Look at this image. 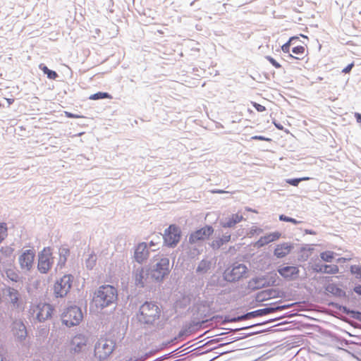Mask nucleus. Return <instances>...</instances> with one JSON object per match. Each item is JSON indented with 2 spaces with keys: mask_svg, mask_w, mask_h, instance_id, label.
<instances>
[{
  "mask_svg": "<svg viewBox=\"0 0 361 361\" xmlns=\"http://www.w3.org/2000/svg\"><path fill=\"white\" fill-rule=\"evenodd\" d=\"M266 59L269 61L272 64V66H274L276 68H281V65L271 56H266Z\"/></svg>",
  "mask_w": 361,
  "mask_h": 361,
  "instance_id": "obj_38",
  "label": "nucleus"
},
{
  "mask_svg": "<svg viewBox=\"0 0 361 361\" xmlns=\"http://www.w3.org/2000/svg\"><path fill=\"white\" fill-rule=\"evenodd\" d=\"M7 226L5 223L0 224V243L4 240V238L7 236Z\"/></svg>",
  "mask_w": 361,
  "mask_h": 361,
  "instance_id": "obj_32",
  "label": "nucleus"
},
{
  "mask_svg": "<svg viewBox=\"0 0 361 361\" xmlns=\"http://www.w3.org/2000/svg\"><path fill=\"white\" fill-rule=\"evenodd\" d=\"M149 256V251L147 250V245L145 243H140L135 251L134 257L135 260L142 263L147 259Z\"/></svg>",
  "mask_w": 361,
  "mask_h": 361,
  "instance_id": "obj_16",
  "label": "nucleus"
},
{
  "mask_svg": "<svg viewBox=\"0 0 361 361\" xmlns=\"http://www.w3.org/2000/svg\"><path fill=\"white\" fill-rule=\"evenodd\" d=\"M306 51V48L304 46H296L292 49V52L298 56L303 55Z\"/></svg>",
  "mask_w": 361,
  "mask_h": 361,
  "instance_id": "obj_33",
  "label": "nucleus"
},
{
  "mask_svg": "<svg viewBox=\"0 0 361 361\" xmlns=\"http://www.w3.org/2000/svg\"><path fill=\"white\" fill-rule=\"evenodd\" d=\"M161 317V309L154 302H145L137 314L138 321L145 324H158Z\"/></svg>",
  "mask_w": 361,
  "mask_h": 361,
  "instance_id": "obj_1",
  "label": "nucleus"
},
{
  "mask_svg": "<svg viewBox=\"0 0 361 361\" xmlns=\"http://www.w3.org/2000/svg\"><path fill=\"white\" fill-rule=\"evenodd\" d=\"M6 298L9 301L13 307H19L20 293L16 289L8 287L5 289Z\"/></svg>",
  "mask_w": 361,
  "mask_h": 361,
  "instance_id": "obj_18",
  "label": "nucleus"
},
{
  "mask_svg": "<svg viewBox=\"0 0 361 361\" xmlns=\"http://www.w3.org/2000/svg\"><path fill=\"white\" fill-rule=\"evenodd\" d=\"M88 343V338L82 334L75 335L71 340V350L75 353L82 351Z\"/></svg>",
  "mask_w": 361,
  "mask_h": 361,
  "instance_id": "obj_12",
  "label": "nucleus"
},
{
  "mask_svg": "<svg viewBox=\"0 0 361 361\" xmlns=\"http://www.w3.org/2000/svg\"><path fill=\"white\" fill-rule=\"evenodd\" d=\"M279 274L285 279L292 280L298 277L299 269L295 266L281 267L278 269Z\"/></svg>",
  "mask_w": 361,
  "mask_h": 361,
  "instance_id": "obj_14",
  "label": "nucleus"
},
{
  "mask_svg": "<svg viewBox=\"0 0 361 361\" xmlns=\"http://www.w3.org/2000/svg\"><path fill=\"white\" fill-rule=\"evenodd\" d=\"M53 264L52 252L50 247H45L39 255L37 267L41 273L45 274Z\"/></svg>",
  "mask_w": 361,
  "mask_h": 361,
  "instance_id": "obj_8",
  "label": "nucleus"
},
{
  "mask_svg": "<svg viewBox=\"0 0 361 361\" xmlns=\"http://www.w3.org/2000/svg\"><path fill=\"white\" fill-rule=\"evenodd\" d=\"M117 290L110 285L102 286L94 293L93 303L97 308L103 309L115 302L117 300Z\"/></svg>",
  "mask_w": 361,
  "mask_h": 361,
  "instance_id": "obj_2",
  "label": "nucleus"
},
{
  "mask_svg": "<svg viewBox=\"0 0 361 361\" xmlns=\"http://www.w3.org/2000/svg\"><path fill=\"white\" fill-rule=\"evenodd\" d=\"M65 114V116L67 117V118H84L83 116H80V115H77V114H73L71 112H68V111H65L64 112Z\"/></svg>",
  "mask_w": 361,
  "mask_h": 361,
  "instance_id": "obj_40",
  "label": "nucleus"
},
{
  "mask_svg": "<svg viewBox=\"0 0 361 361\" xmlns=\"http://www.w3.org/2000/svg\"><path fill=\"white\" fill-rule=\"evenodd\" d=\"M82 318V312L77 306H71L66 308L61 314L63 324L68 327L78 325Z\"/></svg>",
  "mask_w": 361,
  "mask_h": 361,
  "instance_id": "obj_3",
  "label": "nucleus"
},
{
  "mask_svg": "<svg viewBox=\"0 0 361 361\" xmlns=\"http://www.w3.org/2000/svg\"><path fill=\"white\" fill-rule=\"evenodd\" d=\"M301 37H304V38H307V36L304 35H300Z\"/></svg>",
  "mask_w": 361,
  "mask_h": 361,
  "instance_id": "obj_50",
  "label": "nucleus"
},
{
  "mask_svg": "<svg viewBox=\"0 0 361 361\" xmlns=\"http://www.w3.org/2000/svg\"><path fill=\"white\" fill-rule=\"evenodd\" d=\"M221 238H223L224 243H228L230 241L231 235H224Z\"/></svg>",
  "mask_w": 361,
  "mask_h": 361,
  "instance_id": "obj_43",
  "label": "nucleus"
},
{
  "mask_svg": "<svg viewBox=\"0 0 361 361\" xmlns=\"http://www.w3.org/2000/svg\"><path fill=\"white\" fill-rule=\"evenodd\" d=\"M214 233V228L211 226H206L192 232L190 235L189 240L191 243H195L199 240H204Z\"/></svg>",
  "mask_w": 361,
  "mask_h": 361,
  "instance_id": "obj_11",
  "label": "nucleus"
},
{
  "mask_svg": "<svg viewBox=\"0 0 361 361\" xmlns=\"http://www.w3.org/2000/svg\"><path fill=\"white\" fill-rule=\"evenodd\" d=\"M276 291L273 289L262 290L260 293H259V294L257 295V298H258V300H259L261 301L268 300L270 298H273L276 297Z\"/></svg>",
  "mask_w": 361,
  "mask_h": 361,
  "instance_id": "obj_24",
  "label": "nucleus"
},
{
  "mask_svg": "<svg viewBox=\"0 0 361 361\" xmlns=\"http://www.w3.org/2000/svg\"><path fill=\"white\" fill-rule=\"evenodd\" d=\"M180 236V228L175 224H171L165 230L163 238L167 246L173 247L179 243Z\"/></svg>",
  "mask_w": 361,
  "mask_h": 361,
  "instance_id": "obj_5",
  "label": "nucleus"
},
{
  "mask_svg": "<svg viewBox=\"0 0 361 361\" xmlns=\"http://www.w3.org/2000/svg\"><path fill=\"white\" fill-rule=\"evenodd\" d=\"M264 281L262 278L252 279L248 283V286L251 289H259L264 286Z\"/></svg>",
  "mask_w": 361,
  "mask_h": 361,
  "instance_id": "obj_25",
  "label": "nucleus"
},
{
  "mask_svg": "<svg viewBox=\"0 0 361 361\" xmlns=\"http://www.w3.org/2000/svg\"><path fill=\"white\" fill-rule=\"evenodd\" d=\"M243 219V215L239 214H233L226 219L225 221L221 223V225L224 228H231L235 226V225L238 223H240Z\"/></svg>",
  "mask_w": 361,
  "mask_h": 361,
  "instance_id": "obj_21",
  "label": "nucleus"
},
{
  "mask_svg": "<svg viewBox=\"0 0 361 361\" xmlns=\"http://www.w3.org/2000/svg\"><path fill=\"white\" fill-rule=\"evenodd\" d=\"M247 268L243 264H237L228 268L224 272V278L228 281H235L243 278L247 273Z\"/></svg>",
  "mask_w": 361,
  "mask_h": 361,
  "instance_id": "obj_9",
  "label": "nucleus"
},
{
  "mask_svg": "<svg viewBox=\"0 0 361 361\" xmlns=\"http://www.w3.org/2000/svg\"><path fill=\"white\" fill-rule=\"evenodd\" d=\"M114 348L112 341L101 339L95 345L94 355L99 360H105L112 353Z\"/></svg>",
  "mask_w": 361,
  "mask_h": 361,
  "instance_id": "obj_7",
  "label": "nucleus"
},
{
  "mask_svg": "<svg viewBox=\"0 0 361 361\" xmlns=\"http://www.w3.org/2000/svg\"><path fill=\"white\" fill-rule=\"evenodd\" d=\"M279 219L281 221H286V222H290V223H293L294 224H298V221H296L295 219H293V218H290V217H288L283 214H281L279 216Z\"/></svg>",
  "mask_w": 361,
  "mask_h": 361,
  "instance_id": "obj_37",
  "label": "nucleus"
},
{
  "mask_svg": "<svg viewBox=\"0 0 361 361\" xmlns=\"http://www.w3.org/2000/svg\"><path fill=\"white\" fill-rule=\"evenodd\" d=\"M298 37L293 36L289 38L288 41L281 46L283 52L288 54L290 52V46L293 44L295 40L298 39Z\"/></svg>",
  "mask_w": 361,
  "mask_h": 361,
  "instance_id": "obj_28",
  "label": "nucleus"
},
{
  "mask_svg": "<svg viewBox=\"0 0 361 361\" xmlns=\"http://www.w3.org/2000/svg\"><path fill=\"white\" fill-rule=\"evenodd\" d=\"M290 57H291V58H294V59H298V60H300V59H302V58H300V57H299V56H293V55H291V54H290Z\"/></svg>",
  "mask_w": 361,
  "mask_h": 361,
  "instance_id": "obj_47",
  "label": "nucleus"
},
{
  "mask_svg": "<svg viewBox=\"0 0 361 361\" xmlns=\"http://www.w3.org/2000/svg\"><path fill=\"white\" fill-rule=\"evenodd\" d=\"M320 257L324 261L330 262L334 257V253L331 251H325L321 253Z\"/></svg>",
  "mask_w": 361,
  "mask_h": 361,
  "instance_id": "obj_31",
  "label": "nucleus"
},
{
  "mask_svg": "<svg viewBox=\"0 0 361 361\" xmlns=\"http://www.w3.org/2000/svg\"><path fill=\"white\" fill-rule=\"evenodd\" d=\"M326 290L334 295H340L342 292L341 289L334 283L329 284L326 287Z\"/></svg>",
  "mask_w": 361,
  "mask_h": 361,
  "instance_id": "obj_29",
  "label": "nucleus"
},
{
  "mask_svg": "<svg viewBox=\"0 0 361 361\" xmlns=\"http://www.w3.org/2000/svg\"><path fill=\"white\" fill-rule=\"evenodd\" d=\"M350 271L355 274L357 277L361 278V267L358 265H353L350 267Z\"/></svg>",
  "mask_w": 361,
  "mask_h": 361,
  "instance_id": "obj_36",
  "label": "nucleus"
},
{
  "mask_svg": "<svg viewBox=\"0 0 361 361\" xmlns=\"http://www.w3.org/2000/svg\"><path fill=\"white\" fill-rule=\"evenodd\" d=\"M216 192H218V193H224V191H223V190H218V191H216Z\"/></svg>",
  "mask_w": 361,
  "mask_h": 361,
  "instance_id": "obj_49",
  "label": "nucleus"
},
{
  "mask_svg": "<svg viewBox=\"0 0 361 361\" xmlns=\"http://www.w3.org/2000/svg\"><path fill=\"white\" fill-rule=\"evenodd\" d=\"M251 103L258 112H263L266 110V107L263 105H261L254 102H252Z\"/></svg>",
  "mask_w": 361,
  "mask_h": 361,
  "instance_id": "obj_39",
  "label": "nucleus"
},
{
  "mask_svg": "<svg viewBox=\"0 0 361 361\" xmlns=\"http://www.w3.org/2000/svg\"><path fill=\"white\" fill-rule=\"evenodd\" d=\"M307 180H310L309 177H303V178H300L288 179L286 180V183L291 185L297 186L300 181Z\"/></svg>",
  "mask_w": 361,
  "mask_h": 361,
  "instance_id": "obj_34",
  "label": "nucleus"
},
{
  "mask_svg": "<svg viewBox=\"0 0 361 361\" xmlns=\"http://www.w3.org/2000/svg\"><path fill=\"white\" fill-rule=\"evenodd\" d=\"M92 258H94L93 260L95 261V256H91Z\"/></svg>",
  "mask_w": 361,
  "mask_h": 361,
  "instance_id": "obj_51",
  "label": "nucleus"
},
{
  "mask_svg": "<svg viewBox=\"0 0 361 361\" xmlns=\"http://www.w3.org/2000/svg\"><path fill=\"white\" fill-rule=\"evenodd\" d=\"M39 67L43 71V73L47 75V77L49 79L54 80L58 77V74L56 73V72L49 70L44 64H40Z\"/></svg>",
  "mask_w": 361,
  "mask_h": 361,
  "instance_id": "obj_26",
  "label": "nucleus"
},
{
  "mask_svg": "<svg viewBox=\"0 0 361 361\" xmlns=\"http://www.w3.org/2000/svg\"><path fill=\"white\" fill-rule=\"evenodd\" d=\"M170 264L167 258H161L156 264L155 268L152 271L151 279L156 281H161L169 274Z\"/></svg>",
  "mask_w": 361,
  "mask_h": 361,
  "instance_id": "obj_6",
  "label": "nucleus"
},
{
  "mask_svg": "<svg viewBox=\"0 0 361 361\" xmlns=\"http://www.w3.org/2000/svg\"><path fill=\"white\" fill-rule=\"evenodd\" d=\"M37 307V318L39 322L45 321L51 317L54 309L49 304L39 303Z\"/></svg>",
  "mask_w": 361,
  "mask_h": 361,
  "instance_id": "obj_13",
  "label": "nucleus"
},
{
  "mask_svg": "<svg viewBox=\"0 0 361 361\" xmlns=\"http://www.w3.org/2000/svg\"><path fill=\"white\" fill-rule=\"evenodd\" d=\"M354 291L357 293L358 295H361V286L359 285L357 286H355L354 288Z\"/></svg>",
  "mask_w": 361,
  "mask_h": 361,
  "instance_id": "obj_44",
  "label": "nucleus"
},
{
  "mask_svg": "<svg viewBox=\"0 0 361 361\" xmlns=\"http://www.w3.org/2000/svg\"><path fill=\"white\" fill-rule=\"evenodd\" d=\"M112 97L107 92H97L95 94H91L89 97L91 100H97L101 99H111Z\"/></svg>",
  "mask_w": 361,
  "mask_h": 361,
  "instance_id": "obj_27",
  "label": "nucleus"
},
{
  "mask_svg": "<svg viewBox=\"0 0 361 361\" xmlns=\"http://www.w3.org/2000/svg\"><path fill=\"white\" fill-rule=\"evenodd\" d=\"M70 251L66 247H61L59 249V255H60V259L62 261V262L64 264L66 261L67 257L69 255Z\"/></svg>",
  "mask_w": 361,
  "mask_h": 361,
  "instance_id": "obj_30",
  "label": "nucleus"
},
{
  "mask_svg": "<svg viewBox=\"0 0 361 361\" xmlns=\"http://www.w3.org/2000/svg\"><path fill=\"white\" fill-rule=\"evenodd\" d=\"M224 241H223V238H218V239H216V240H214L212 243H211V246L214 248V249H219L220 247H221L223 245H224Z\"/></svg>",
  "mask_w": 361,
  "mask_h": 361,
  "instance_id": "obj_35",
  "label": "nucleus"
},
{
  "mask_svg": "<svg viewBox=\"0 0 361 361\" xmlns=\"http://www.w3.org/2000/svg\"><path fill=\"white\" fill-rule=\"evenodd\" d=\"M13 333L19 341L24 340L27 336V330L25 324L20 321L13 322Z\"/></svg>",
  "mask_w": 361,
  "mask_h": 361,
  "instance_id": "obj_17",
  "label": "nucleus"
},
{
  "mask_svg": "<svg viewBox=\"0 0 361 361\" xmlns=\"http://www.w3.org/2000/svg\"><path fill=\"white\" fill-rule=\"evenodd\" d=\"M73 277L71 274H66L57 281L54 286V293L56 297H64L70 291Z\"/></svg>",
  "mask_w": 361,
  "mask_h": 361,
  "instance_id": "obj_4",
  "label": "nucleus"
},
{
  "mask_svg": "<svg viewBox=\"0 0 361 361\" xmlns=\"http://www.w3.org/2000/svg\"><path fill=\"white\" fill-rule=\"evenodd\" d=\"M292 247L286 243L278 245L274 250V255L281 258L288 255L291 250Z\"/></svg>",
  "mask_w": 361,
  "mask_h": 361,
  "instance_id": "obj_23",
  "label": "nucleus"
},
{
  "mask_svg": "<svg viewBox=\"0 0 361 361\" xmlns=\"http://www.w3.org/2000/svg\"><path fill=\"white\" fill-rule=\"evenodd\" d=\"M317 272L335 274L339 271L338 267L336 264L332 265H317L314 269Z\"/></svg>",
  "mask_w": 361,
  "mask_h": 361,
  "instance_id": "obj_22",
  "label": "nucleus"
},
{
  "mask_svg": "<svg viewBox=\"0 0 361 361\" xmlns=\"http://www.w3.org/2000/svg\"><path fill=\"white\" fill-rule=\"evenodd\" d=\"M154 245H155V243H154L153 241H151V242L149 243V246H151V247H152V246H154Z\"/></svg>",
  "mask_w": 361,
  "mask_h": 361,
  "instance_id": "obj_48",
  "label": "nucleus"
},
{
  "mask_svg": "<svg viewBox=\"0 0 361 361\" xmlns=\"http://www.w3.org/2000/svg\"><path fill=\"white\" fill-rule=\"evenodd\" d=\"M35 253L32 250H27L24 251L18 258L19 264L21 269L24 271H30L35 262Z\"/></svg>",
  "mask_w": 361,
  "mask_h": 361,
  "instance_id": "obj_10",
  "label": "nucleus"
},
{
  "mask_svg": "<svg viewBox=\"0 0 361 361\" xmlns=\"http://www.w3.org/2000/svg\"><path fill=\"white\" fill-rule=\"evenodd\" d=\"M134 279L137 286L144 287L148 282L149 270L144 268L137 269L134 274Z\"/></svg>",
  "mask_w": 361,
  "mask_h": 361,
  "instance_id": "obj_15",
  "label": "nucleus"
},
{
  "mask_svg": "<svg viewBox=\"0 0 361 361\" xmlns=\"http://www.w3.org/2000/svg\"><path fill=\"white\" fill-rule=\"evenodd\" d=\"M6 101H7L8 105H11V104L13 103L14 99H6Z\"/></svg>",
  "mask_w": 361,
  "mask_h": 361,
  "instance_id": "obj_46",
  "label": "nucleus"
},
{
  "mask_svg": "<svg viewBox=\"0 0 361 361\" xmlns=\"http://www.w3.org/2000/svg\"><path fill=\"white\" fill-rule=\"evenodd\" d=\"M353 66H354V63L353 62L350 64L348 65L345 68H343L342 72L344 73H348L351 71Z\"/></svg>",
  "mask_w": 361,
  "mask_h": 361,
  "instance_id": "obj_41",
  "label": "nucleus"
},
{
  "mask_svg": "<svg viewBox=\"0 0 361 361\" xmlns=\"http://www.w3.org/2000/svg\"><path fill=\"white\" fill-rule=\"evenodd\" d=\"M285 309V306H277L276 307H267L264 309H260L255 310L254 312L247 313L246 317L248 318L255 317H261L264 315H267L271 313H273L277 310H281Z\"/></svg>",
  "mask_w": 361,
  "mask_h": 361,
  "instance_id": "obj_20",
  "label": "nucleus"
},
{
  "mask_svg": "<svg viewBox=\"0 0 361 361\" xmlns=\"http://www.w3.org/2000/svg\"><path fill=\"white\" fill-rule=\"evenodd\" d=\"M281 233L279 232H274L269 233L264 236L261 237L255 244V247H261L269 243L274 242L279 239Z\"/></svg>",
  "mask_w": 361,
  "mask_h": 361,
  "instance_id": "obj_19",
  "label": "nucleus"
},
{
  "mask_svg": "<svg viewBox=\"0 0 361 361\" xmlns=\"http://www.w3.org/2000/svg\"><path fill=\"white\" fill-rule=\"evenodd\" d=\"M355 117L357 123H361V114L359 113H355Z\"/></svg>",
  "mask_w": 361,
  "mask_h": 361,
  "instance_id": "obj_45",
  "label": "nucleus"
},
{
  "mask_svg": "<svg viewBox=\"0 0 361 361\" xmlns=\"http://www.w3.org/2000/svg\"><path fill=\"white\" fill-rule=\"evenodd\" d=\"M252 140H269V139H267L263 136L261 135H255L252 137Z\"/></svg>",
  "mask_w": 361,
  "mask_h": 361,
  "instance_id": "obj_42",
  "label": "nucleus"
},
{
  "mask_svg": "<svg viewBox=\"0 0 361 361\" xmlns=\"http://www.w3.org/2000/svg\"><path fill=\"white\" fill-rule=\"evenodd\" d=\"M1 106V104H0V107Z\"/></svg>",
  "mask_w": 361,
  "mask_h": 361,
  "instance_id": "obj_53",
  "label": "nucleus"
},
{
  "mask_svg": "<svg viewBox=\"0 0 361 361\" xmlns=\"http://www.w3.org/2000/svg\"><path fill=\"white\" fill-rule=\"evenodd\" d=\"M201 264H204L205 265L206 264V262H202Z\"/></svg>",
  "mask_w": 361,
  "mask_h": 361,
  "instance_id": "obj_52",
  "label": "nucleus"
}]
</instances>
